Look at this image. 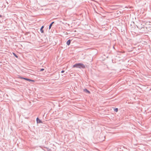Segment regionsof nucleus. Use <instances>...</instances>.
I'll return each mask as SVG.
<instances>
[{"mask_svg": "<svg viewBox=\"0 0 151 151\" xmlns=\"http://www.w3.org/2000/svg\"><path fill=\"white\" fill-rule=\"evenodd\" d=\"M73 68H85V66L83 64L79 63H76L73 65Z\"/></svg>", "mask_w": 151, "mask_h": 151, "instance_id": "obj_1", "label": "nucleus"}, {"mask_svg": "<svg viewBox=\"0 0 151 151\" xmlns=\"http://www.w3.org/2000/svg\"><path fill=\"white\" fill-rule=\"evenodd\" d=\"M20 78H21V79H24V80H27V81H32V82H35V81L34 80H33L30 79H28V78H22V77H20Z\"/></svg>", "mask_w": 151, "mask_h": 151, "instance_id": "obj_2", "label": "nucleus"}, {"mask_svg": "<svg viewBox=\"0 0 151 151\" xmlns=\"http://www.w3.org/2000/svg\"><path fill=\"white\" fill-rule=\"evenodd\" d=\"M37 123H42V122L41 120L39 119L38 118H37Z\"/></svg>", "mask_w": 151, "mask_h": 151, "instance_id": "obj_3", "label": "nucleus"}, {"mask_svg": "<svg viewBox=\"0 0 151 151\" xmlns=\"http://www.w3.org/2000/svg\"><path fill=\"white\" fill-rule=\"evenodd\" d=\"M84 91L86 92H87L89 94H90V92L88 91V90L86 89H84Z\"/></svg>", "mask_w": 151, "mask_h": 151, "instance_id": "obj_4", "label": "nucleus"}, {"mask_svg": "<svg viewBox=\"0 0 151 151\" xmlns=\"http://www.w3.org/2000/svg\"><path fill=\"white\" fill-rule=\"evenodd\" d=\"M70 40H68L67 42H66V44H67L68 45H70Z\"/></svg>", "mask_w": 151, "mask_h": 151, "instance_id": "obj_5", "label": "nucleus"}, {"mask_svg": "<svg viewBox=\"0 0 151 151\" xmlns=\"http://www.w3.org/2000/svg\"><path fill=\"white\" fill-rule=\"evenodd\" d=\"M44 27V26H42L41 28L40 29V31L42 33H43V30L42 29Z\"/></svg>", "mask_w": 151, "mask_h": 151, "instance_id": "obj_6", "label": "nucleus"}, {"mask_svg": "<svg viewBox=\"0 0 151 151\" xmlns=\"http://www.w3.org/2000/svg\"><path fill=\"white\" fill-rule=\"evenodd\" d=\"M13 54L16 58H18L17 56L15 53L13 52Z\"/></svg>", "mask_w": 151, "mask_h": 151, "instance_id": "obj_7", "label": "nucleus"}, {"mask_svg": "<svg viewBox=\"0 0 151 151\" xmlns=\"http://www.w3.org/2000/svg\"><path fill=\"white\" fill-rule=\"evenodd\" d=\"M114 110L115 111H116V112H117L118 111V108H116L114 109Z\"/></svg>", "mask_w": 151, "mask_h": 151, "instance_id": "obj_8", "label": "nucleus"}, {"mask_svg": "<svg viewBox=\"0 0 151 151\" xmlns=\"http://www.w3.org/2000/svg\"><path fill=\"white\" fill-rule=\"evenodd\" d=\"M52 24H50L49 26V29H50L51 28V27L52 26Z\"/></svg>", "mask_w": 151, "mask_h": 151, "instance_id": "obj_9", "label": "nucleus"}, {"mask_svg": "<svg viewBox=\"0 0 151 151\" xmlns=\"http://www.w3.org/2000/svg\"><path fill=\"white\" fill-rule=\"evenodd\" d=\"M44 70V69H43V68L41 69L40 70L41 71H43V70Z\"/></svg>", "mask_w": 151, "mask_h": 151, "instance_id": "obj_10", "label": "nucleus"}, {"mask_svg": "<svg viewBox=\"0 0 151 151\" xmlns=\"http://www.w3.org/2000/svg\"><path fill=\"white\" fill-rule=\"evenodd\" d=\"M64 72V70H62L61 72V73H63Z\"/></svg>", "mask_w": 151, "mask_h": 151, "instance_id": "obj_11", "label": "nucleus"}, {"mask_svg": "<svg viewBox=\"0 0 151 151\" xmlns=\"http://www.w3.org/2000/svg\"><path fill=\"white\" fill-rule=\"evenodd\" d=\"M54 23V22H52L51 24H52V25Z\"/></svg>", "mask_w": 151, "mask_h": 151, "instance_id": "obj_12", "label": "nucleus"}, {"mask_svg": "<svg viewBox=\"0 0 151 151\" xmlns=\"http://www.w3.org/2000/svg\"><path fill=\"white\" fill-rule=\"evenodd\" d=\"M0 17H2V16L0 15Z\"/></svg>", "mask_w": 151, "mask_h": 151, "instance_id": "obj_13", "label": "nucleus"}]
</instances>
